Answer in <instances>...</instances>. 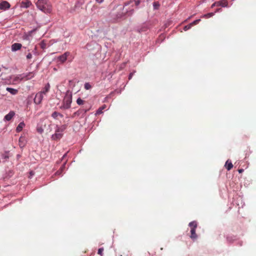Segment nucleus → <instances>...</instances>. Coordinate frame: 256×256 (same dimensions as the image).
I'll return each mask as SVG.
<instances>
[{
	"label": "nucleus",
	"instance_id": "bb28decb",
	"mask_svg": "<svg viewBox=\"0 0 256 256\" xmlns=\"http://www.w3.org/2000/svg\"><path fill=\"white\" fill-rule=\"evenodd\" d=\"M71 103V100L69 102L68 101L67 104L65 105V108H68L70 106V104Z\"/></svg>",
	"mask_w": 256,
	"mask_h": 256
},
{
	"label": "nucleus",
	"instance_id": "c85d7f7f",
	"mask_svg": "<svg viewBox=\"0 0 256 256\" xmlns=\"http://www.w3.org/2000/svg\"><path fill=\"white\" fill-rule=\"evenodd\" d=\"M21 140H22V138H20V139H19V142H20V143L21 142ZM20 146L22 148V147H24V144H20Z\"/></svg>",
	"mask_w": 256,
	"mask_h": 256
},
{
	"label": "nucleus",
	"instance_id": "58836bf2",
	"mask_svg": "<svg viewBox=\"0 0 256 256\" xmlns=\"http://www.w3.org/2000/svg\"><path fill=\"white\" fill-rule=\"evenodd\" d=\"M221 9L220 8H218V9H217L216 12H218Z\"/></svg>",
	"mask_w": 256,
	"mask_h": 256
},
{
	"label": "nucleus",
	"instance_id": "c756f323",
	"mask_svg": "<svg viewBox=\"0 0 256 256\" xmlns=\"http://www.w3.org/2000/svg\"><path fill=\"white\" fill-rule=\"evenodd\" d=\"M70 53L69 52H65L64 56H65V60H66L67 57L69 56Z\"/></svg>",
	"mask_w": 256,
	"mask_h": 256
},
{
	"label": "nucleus",
	"instance_id": "f3484780",
	"mask_svg": "<svg viewBox=\"0 0 256 256\" xmlns=\"http://www.w3.org/2000/svg\"><path fill=\"white\" fill-rule=\"evenodd\" d=\"M189 226L191 228H197V223L195 221L192 222L189 224Z\"/></svg>",
	"mask_w": 256,
	"mask_h": 256
},
{
	"label": "nucleus",
	"instance_id": "20e7f679",
	"mask_svg": "<svg viewBox=\"0 0 256 256\" xmlns=\"http://www.w3.org/2000/svg\"><path fill=\"white\" fill-rule=\"evenodd\" d=\"M43 94L40 92L37 93L34 98V102L37 104H40L43 99Z\"/></svg>",
	"mask_w": 256,
	"mask_h": 256
},
{
	"label": "nucleus",
	"instance_id": "5701e85b",
	"mask_svg": "<svg viewBox=\"0 0 256 256\" xmlns=\"http://www.w3.org/2000/svg\"><path fill=\"white\" fill-rule=\"evenodd\" d=\"M192 26L190 24H189L187 25V26H186L184 28V30L185 31H186L190 29L191 28H192Z\"/></svg>",
	"mask_w": 256,
	"mask_h": 256
},
{
	"label": "nucleus",
	"instance_id": "a211bd4d",
	"mask_svg": "<svg viewBox=\"0 0 256 256\" xmlns=\"http://www.w3.org/2000/svg\"><path fill=\"white\" fill-rule=\"evenodd\" d=\"M104 250V249L103 248H98V254L100 255V256H104V254H103Z\"/></svg>",
	"mask_w": 256,
	"mask_h": 256
},
{
	"label": "nucleus",
	"instance_id": "ddd939ff",
	"mask_svg": "<svg viewBox=\"0 0 256 256\" xmlns=\"http://www.w3.org/2000/svg\"><path fill=\"white\" fill-rule=\"evenodd\" d=\"M50 84L48 83V84H47L45 86H44V90H43L42 91L40 92L42 94H46L47 92H48V90H50Z\"/></svg>",
	"mask_w": 256,
	"mask_h": 256
},
{
	"label": "nucleus",
	"instance_id": "a878e982",
	"mask_svg": "<svg viewBox=\"0 0 256 256\" xmlns=\"http://www.w3.org/2000/svg\"><path fill=\"white\" fill-rule=\"evenodd\" d=\"M32 58V54L31 53L29 52L27 55H26V58L27 59H31Z\"/></svg>",
	"mask_w": 256,
	"mask_h": 256
},
{
	"label": "nucleus",
	"instance_id": "ea45409f",
	"mask_svg": "<svg viewBox=\"0 0 256 256\" xmlns=\"http://www.w3.org/2000/svg\"><path fill=\"white\" fill-rule=\"evenodd\" d=\"M64 158V155L62 157V158L63 159Z\"/></svg>",
	"mask_w": 256,
	"mask_h": 256
},
{
	"label": "nucleus",
	"instance_id": "423d86ee",
	"mask_svg": "<svg viewBox=\"0 0 256 256\" xmlns=\"http://www.w3.org/2000/svg\"><path fill=\"white\" fill-rule=\"evenodd\" d=\"M15 115V112L14 111H10L8 114L5 116L4 120L10 121Z\"/></svg>",
	"mask_w": 256,
	"mask_h": 256
},
{
	"label": "nucleus",
	"instance_id": "4c0bfd02",
	"mask_svg": "<svg viewBox=\"0 0 256 256\" xmlns=\"http://www.w3.org/2000/svg\"><path fill=\"white\" fill-rule=\"evenodd\" d=\"M34 53L36 52V48H35L34 50Z\"/></svg>",
	"mask_w": 256,
	"mask_h": 256
},
{
	"label": "nucleus",
	"instance_id": "6e6552de",
	"mask_svg": "<svg viewBox=\"0 0 256 256\" xmlns=\"http://www.w3.org/2000/svg\"><path fill=\"white\" fill-rule=\"evenodd\" d=\"M216 4H217V6L228 7V2L227 0H220L216 2Z\"/></svg>",
	"mask_w": 256,
	"mask_h": 256
},
{
	"label": "nucleus",
	"instance_id": "4468645a",
	"mask_svg": "<svg viewBox=\"0 0 256 256\" xmlns=\"http://www.w3.org/2000/svg\"><path fill=\"white\" fill-rule=\"evenodd\" d=\"M52 117L54 118H58V116H60V118H62L63 116L62 114L58 112H54L52 114Z\"/></svg>",
	"mask_w": 256,
	"mask_h": 256
},
{
	"label": "nucleus",
	"instance_id": "7c9ffc66",
	"mask_svg": "<svg viewBox=\"0 0 256 256\" xmlns=\"http://www.w3.org/2000/svg\"><path fill=\"white\" fill-rule=\"evenodd\" d=\"M30 176L29 178H31V176H32L34 175V172H33L31 171L30 172Z\"/></svg>",
	"mask_w": 256,
	"mask_h": 256
},
{
	"label": "nucleus",
	"instance_id": "cd10ccee",
	"mask_svg": "<svg viewBox=\"0 0 256 256\" xmlns=\"http://www.w3.org/2000/svg\"><path fill=\"white\" fill-rule=\"evenodd\" d=\"M140 3V0H135V4L136 6H138L139 5V4Z\"/></svg>",
	"mask_w": 256,
	"mask_h": 256
},
{
	"label": "nucleus",
	"instance_id": "2eb2a0df",
	"mask_svg": "<svg viewBox=\"0 0 256 256\" xmlns=\"http://www.w3.org/2000/svg\"><path fill=\"white\" fill-rule=\"evenodd\" d=\"M225 166H226V169L228 170H230L232 168L233 164H232V163L231 162H228V161L227 160Z\"/></svg>",
	"mask_w": 256,
	"mask_h": 256
},
{
	"label": "nucleus",
	"instance_id": "72a5a7b5",
	"mask_svg": "<svg viewBox=\"0 0 256 256\" xmlns=\"http://www.w3.org/2000/svg\"><path fill=\"white\" fill-rule=\"evenodd\" d=\"M98 3H102L104 0H96Z\"/></svg>",
	"mask_w": 256,
	"mask_h": 256
},
{
	"label": "nucleus",
	"instance_id": "c9c22d12",
	"mask_svg": "<svg viewBox=\"0 0 256 256\" xmlns=\"http://www.w3.org/2000/svg\"><path fill=\"white\" fill-rule=\"evenodd\" d=\"M8 158V156H3V158Z\"/></svg>",
	"mask_w": 256,
	"mask_h": 256
},
{
	"label": "nucleus",
	"instance_id": "9b49d317",
	"mask_svg": "<svg viewBox=\"0 0 256 256\" xmlns=\"http://www.w3.org/2000/svg\"><path fill=\"white\" fill-rule=\"evenodd\" d=\"M25 124L22 122H20L16 128V131L18 132H21L22 128L24 127Z\"/></svg>",
	"mask_w": 256,
	"mask_h": 256
},
{
	"label": "nucleus",
	"instance_id": "f257e3e1",
	"mask_svg": "<svg viewBox=\"0 0 256 256\" xmlns=\"http://www.w3.org/2000/svg\"><path fill=\"white\" fill-rule=\"evenodd\" d=\"M36 5L39 10L45 13H50L52 11V6L46 0H38Z\"/></svg>",
	"mask_w": 256,
	"mask_h": 256
},
{
	"label": "nucleus",
	"instance_id": "aec40b11",
	"mask_svg": "<svg viewBox=\"0 0 256 256\" xmlns=\"http://www.w3.org/2000/svg\"><path fill=\"white\" fill-rule=\"evenodd\" d=\"M76 103L78 105H82L84 103V101L82 100L80 98H78L76 100Z\"/></svg>",
	"mask_w": 256,
	"mask_h": 256
},
{
	"label": "nucleus",
	"instance_id": "dca6fc26",
	"mask_svg": "<svg viewBox=\"0 0 256 256\" xmlns=\"http://www.w3.org/2000/svg\"><path fill=\"white\" fill-rule=\"evenodd\" d=\"M106 105H104L98 108V110L96 114H100L102 113V110L106 108Z\"/></svg>",
	"mask_w": 256,
	"mask_h": 256
},
{
	"label": "nucleus",
	"instance_id": "473e14b6",
	"mask_svg": "<svg viewBox=\"0 0 256 256\" xmlns=\"http://www.w3.org/2000/svg\"><path fill=\"white\" fill-rule=\"evenodd\" d=\"M217 6V4H216V2H214L212 5V8H214V6Z\"/></svg>",
	"mask_w": 256,
	"mask_h": 256
},
{
	"label": "nucleus",
	"instance_id": "f03ea898",
	"mask_svg": "<svg viewBox=\"0 0 256 256\" xmlns=\"http://www.w3.org/2000/svg\"><path fill=\"white\" fill-rule=\"evenodd\" d=\"M63 134V128H58L56 130L54 134L52 135V138L54 140H60L62 137Z\"/></svg>",
	"mask_w": 256,
	"mask_h": 256
},
{
	"label": "nucleus",
	"instance_id": "393cba45",
	"mask_svg": "<svg viewBox=\"0 0 256 256\" xmlns=\"http://www.w3.org/2000/svg\"><path fill=\"white\" fill-rule=\"evenodd\" d=\"M153 5L155 8H157L160 6L159 4L156 2H154Z\"/></svg>",
	"mask_w": 256,
	"mask_h": 256
},
{
	"label": "nucleus",
	"instance_id": "1a4fd4ad",
	"mask_svg": "<svg viewBox=\"0 0 256 256\" xmlns=\"http://www.w3.org/2000/svg\"><path fill=\"white\" fill-rule=\"evenodd\" d=\"M22 46L21 44L20 43H14L12 46V52H16V50H20Z\"/></svg>",
	"mask_w": 256,
	"mask_h": 256
},
{
	"label": "nucleus",
	"instance_id": "412c9836",
	"mask_svg": "<svg viewBox=\"0 0 256 256\" xmlns=\"http://www.w3.org/2000/svg\"><path fill=\"white\" fill-rule=\"evenodd\" d=\"M200 21V19L196 20H194L193 22H192V23H190V24H191L192 26H193L194 25H196L198 24Z\"/></svg>",
	"mask_w": 256,
	"mask_h": 256
},
{
	"label": "nucleus",
	"instance_id": "e433bc0d",
	"mask_svg": "<svg viewBox=\"0 0 256 256\" xmlns=\"http://www.w3.org/2000/svg\"><path fill=\"white\" fill-rule=\"evenodd\" d=\"M64 166V164H62L61 168H60V170H62L63 167Z\"/></svg>",
	"mask_w": 256,
	"mask_h": 256
},
{
	"label": "nucleus",
	"instance_id": "0eeeda50",
	"mask_svg": "<svg viewBox=\"0 0 256 256\" xmlns=\"http://www.w3.org/2000/svg\"><path fill=\"white\" fill-rule=\"evenodd\" d=\"M32 2L28 0H24L20 4V6L22 8H28L32 5Z\"/></svg>",
	"mask_w": 256,
	"mask_h": 256
},
{
	"label": "nucleus",
	"instance_id": "f8f14e48",
	"mask_svg": "<svg viewBox=\"0 0 256 256\" xmlns=\"http://www.w3.org/2000/svg\"><path fill=\"white\" fill-rule=\"evenodd\" d=\"M196 228H191L190 230L191 235L190 237L193 240H195L197 238V234L196 233Z\"/></svg>",
	"mask_w": 256,
	"mask_h": 256
},
{
	"label": "nucleus",
	"instance_id": "39448f33",
	"mask_svg": "<svg viewBox=\"0 0 256 256\" xmlns=\"http://www.w3.org/2000/svg\"><path fill=\"white\" fill-rule=\"evenodd\" d=\"M10 6V4L7 1L4 0L0 3V10H6L8 9Z\"/></svg>",
	"mask_w": 256,
	"mask_h": 256
},
{
	"label": "nucleus",
	"instance_id": "f704fd0d",
	"mask_svg": "<svg viewBox=\"0 0 256 256\" xmlns=\"http://www.w3.org/2000/svg\"><path fill=\"white\" fill-rule=\"evenodd\" d=\"M244 171L243 169H240L238 170L239 173H242Z\"/></svg>",
	"mask_w": 256,
	"mask_h": 256
},
{
	"label": "nucleus",
	"instance_id": "b1692460",
	"mask_svg": "<svg viewBox=\"0 0 256 256\" xmlns=\"http://www.w3.org/2000/svg\"><path fill=\"white\" fill-rule=\"evenodd\" d=\"M37 131L40 133V134H42L44 132V130L42 128H37Z\"/></svg>",
	"mask_w": 256,
	"mask_h": 256
},
{
	"label": "nucleus",
	"instance_id": "4be33fe9",
	"mask_svg": "<svg viewBox=\"0 0 256 256\" xmlns=\"http://www.w3.org/2000/svg\"><path fill=\"white\" fill-rule=\"evenodd\" d=\"M84 86L86 90H89L92 88L91 85L88 82L86 83Z\"/></svg>",
	"mask_w": 256,
	"mask_h": 256
},
{
	"label": "nucleus",
	"instance_id": "6ab92c4d",
	"mask_svg": "<svg viewBox=\"0 0 256 256\" xmlns=\"http://www.w3.org/2000/svg\"><path fill=\"white\" fill-rule=\"evenodd\" d=\"M214 15V13L210 12V13L207 14H204L202 16V17L205 18H209L212 16Z\"/></svg>",
	"mask_w": 256,
	"mask_h": 256
},
{
	"label": "nucleus",
	"instance_id": "9d476101",
	"mask_svg": "<svg viewBox=\"0 0 256 256\" xmlns=\"http://www.w3.org/2000/svg\"><path fill=\"white\" fill-rule=\"evenodd\" d=\"M6 90L8 92L12 95H16L18 93V90L12 88L8 87L6 88Z\"/></svg>",
	"mask_w": 256,
	"mask_h": 256
},
{
	"label": "nucleus",
	"instance_id": "7ed1b4c3",
	"mask_svg": "<svg viewBox=\"0 0 256 256\" xmlns=\"http://www.w3.org/2000/svg\"><path fill=\"white\" fill-rule=\"evenodd\" d=\"M34 74L32 72H30L26 74H24L20 76V80H28L34 78Z\"/></svg>",
	"mask_w": 256,
	"mask_h": 256
},
{
	"label": "nucleus",
	"instance_id": "2f4dec72",
	"mask_svg": "<svg viewBox=\"0 0 256 256\" xmlns=\"http://www.w3.org/2000/svg\"><path fill=\"white\" fill-rule=\"evenodd\" d=\"M133 76V73H130L128 76V79L130 80L132 78V76Z\"/></svg>",
	"mask_w": 256,
	"mask_h": 256
}]
</instances>
